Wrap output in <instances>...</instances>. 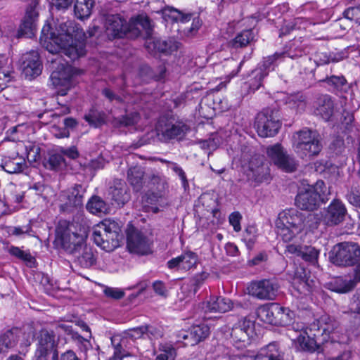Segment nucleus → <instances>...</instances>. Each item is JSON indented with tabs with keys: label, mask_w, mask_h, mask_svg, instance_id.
I'll list each match as a JSON object with an SVG mask.
<instances>
[{
	"label": "nucleus",
	"mask_w": 360,
	"mask_h": 360,
	"mask_svg": "<svg viewBox=\"0 0 360 360\" xmlns=\"http://www.w3.org/2000/svg\"><path fill=\"white\" fill-rule=\"evenodd\" d=\"M85 34L83 30L74 21L60 22L56 31L51 30V25L46 24L41 29L40 43L53 56L50 59L52 70L50 79L58 89V94L63 96L71 87V78L75 73L74 68L62 58V53L70 60H75L85 54Z\"/></svg>",
	"instance_id": "1"
},
{
	"label": "nucleus",
	"mask_w": 360,
	"mask_h": 360,
	"mask_svg": "<svg viewBox=\"0 0 360 360\" xmlns=\"http://www.w3.org/2000/svg\"><path fill=\"white\" fill-rule=\"evenodd\" d=\"M317 226L314 214H305L294 208L280 212L276 221L277 233L284 242H290L304 229L311 230Z\"/></svg>",
	"instance_id": "2"
},
{
	"label": "nucleus",
	"mask_w": 360,
	"mask_h": 360,
	"mask_svg": "<svg viewBox=\"0 0 360 360\" xmlns=\"http://www.w3.org/2000/svg\"><path fill=\"white\" fill-rule=\"evenodd\" d=\"M105 27L109 38H136L145 32L148 37L152 31V26L148 17L139 15L131 18L127 23L118 15H109L105 17Z\"/></svg>",
	"instance_id": "3"
},
{
	"label": "nucleus",
	"mask_w": 360,
	"mask_h": 360,
	"mask_svg": "<svg viewBox=\"0 0 360 360\" xmlns=\"http://www.w3.org/2000/svg\"><path fill=\"white\" fill-rule=\"evenodd\" d=\"M87 232L84 227L66 221H60L56 229V241L68 253L76 255L86 244Z\"/></svg>",
	"instance_id": "4"
},
{
	"label": "nucleus",
	"mask_w": 360,
	"mask_h": 360,
	"mask_svg": "<svg viewBox=\"0 0 360 360\" xmlns=\"http://www.w3.org/2000/svg\"><path fill=\"white\" fill-rule=\"evenodd\" d=\"M322 148L321 136L316 131L304 128L292 136V148L301 158L316 156Z\"/></svg>",
	"instance_id": "5"
},
{
	"label": "nucleus",
	"mask_w": 360,
	"mask_h": 360,
	"mask_svg": "<svg viewBox=\"0 0 360 360\" xmlns=\"http://www.w3.org/2000/svg\"><path fill=\"white\" fill-rule=\"evenodd\" d=\"M120 226L115 220L107 219L93 229L92 238L96 245L107 252L119 246Z\"/></svg>",
	"instance_id": "6"
},
{
	"label": "nucleus",
	"mask_w": 360,
	"mask_h": 360,
	"mask_svg": "<svg viewBox=\"0 0 360 360\" xmlns=\"http://www.w3.org/2000/svg\"><path fill=\"white\" fill-rule=\"evenodd\" d=\"M330 260L337 266H353L360 260V245L354 242L338 243L330 252Z\"/></svg>",
	"instance_id": "7"
},
{
	"label": "nucleus",
	"mask_w": 360,
	"mask_h": 360,
	"mask_svg": "<svg viewBox=\"0 0 360 360\" xmlns=\"http://www.w3.org/2000/svg\"><path fill=\"white\" fill-rule=\"evenodd\" d=\"M323 181H319L315 185H304L299 188L295 198V205L302 210L313 211L320 205L321 187Z\"/></svg>",
	"instance_id": "8"
},
{
	"label": "nucleus",
	"mask_w": 360,
	"mask_h": 360,
	"mask_svg": "<svg viewBox=\"0 0 360 360\" xmlns=\"http://www.w3.org/2000/svg\"><path fill=\"white\" fill-rule=\"evenodd\" d=\"M37 345L34 360H48L52 353V360H58V341L53 330L42 328L37 336Z\"/></svg>",
	"instance_id": "9"
},
{
	"label": "nucleus",
	"mask_w": 360,
	"mask_h": 360,
	"mask_svg": "<svg viewBox=\"0 0 360 360\" xmlns=\"http://www.w3.org/2000/svg\"><path fill=\"white\" fill-rule=\"evenodd\" d=\"M188 130L186 124L176 121L172 117H161L156 125L157 134L160 139L167 141L174 139H181Z\"/></svg>",
	"instance_id": "10"
},
{
	"label": "nucleus",
	"mask_w": 360,
	"mask_h": 360,
	"mask_svg": "<svg viewBox=\"0 0 360 360\" xmlns=\"http://www.w3.org/2000/svg\"><path fill=\"white\" fill-rule=\"evenodd\" d=\"M266 152L270 161L279 169L288 173L297 169L298 162L292 155L288 153L281 143L268 146Z\"/></svg>",
	"instance_id": "11"
},
{
	"label": "nucleus",
	"mask_w": 360,
	"mask_h": 360,
	"mask_svg": "<svg viewBox=\"0 0 360 360\" xmlns=\"http://www.w3.org/2000/svg\"><path fill=\"white\" fill-rule=\"evenodd\" d=\"M255 126L259 136L272 137L278 132L281 123L276 112L264 109L257 115Z\"/></svg>",
	"instance_id": "12"
},
{
	"label": "nucleus",
	"mask_w": 360,
	"mask_h": 360,
	"mask_svg": "<svg viewBox=\"0 0 360 360\" xmlns=\"http://www.w3.org/2000/svg\"><path fill=\"white\" fill-rule=\"evenodd\" d=\"M127 247L130 252L148 255L151 252L152 241L132 226L127 230Z\"/></svg>",
	"instance_id": "13"
},
{
	"label": "nucleus",
	"mask_w": 360,
	"mask_h": 360,
	"mask_svg": "<svg viewBox=\"0 0 360 360\" xmlns=\"http://www.w3.org/2000/svg\"><path fill=\"white\" fill-rule=\"evenodd\" d=\"M279 285L274 279H262L250 283L248 293L262 300H274L278 293Z\"/></svg>",
	"instance_id": "14"
},
{
	"label": "nucleus",
	"mask_w": 360,
	"mask_h": 360,
	"mask_svg": "<svg viewBox=\"0 0 360 360\" xmlns=\"http://www.w3.org/2000/svg\"><path fill=\"white\" fill-rule=\"evenodd\" d=\"M347 214L345 205L340 199H333L322 213L323 223L328 226H337L344 221Z\"/></svg>",
	"instance_id": "15"
},
{
	"label": "nucleus",
	"mask_w": 360,
	"mask_h": 360,
	"mask_svg": "<svg viewBox=\"0 0 360 360\" xmlns=\"http://www.w3.org/2000/svg\"><path fill=\"white\" fill-rule=\"evenodd\" d=\"M20 68L26 79L31 80L38 77L42 71V63L38 52L31 51L23 54Z\"/></svg>",
	"instance_id": "16"
},
{
	"label": "nucleus",
	"mask_w": 360,
	"mask_h": 360,
	"mask_svg": "<svg viewBox=\"0 0 360 360\" xmlns=\"http://www.w3.org/2000/svg\"><path fill=\"white\" fill-rule=\"evenodd\" d=\"M86 190L81 184L63 191L60 195V200L63 202L62 207L69 210L73 207H80L83 205L84 195Z\"/></svg>",
	"instance_id": "17"
},
{
	"label": "nucleus",
	"mask_w": 360,
	"mask_h": 360,
	"mask_svg": "<svg viewBox=\"0 0 360 360\" xmlns=\"http://www.w3.org/2000/svg\"><path fill=\"white\" fill-rule=\"evenodd\" d=\"M235 304L240 306L238 303L235 304L229 298L221 296H211L209 300L202 304V308L205 312L225 313L233 309Z\"/></svg>",
	"instance_id": "18"
},
{
	"label": "nucleus",
	"mask_w": 360,
	"mask_h": 360,
	"mask_svg": "<svg viewBox=\"0 0 360 360\" xmlns=\"http://www.w3.org/2000/svg\"><path fill=\"white\" fill-rule=\"evenodd\" d=\"M39 13L37 11V4H32L26 9L25 15L19 28V34L27 37H32L36 29Z\"/></svg>",
	"instance_id": "19"
},
{
	"label": "nucleus",
	"mask_w": 360,
	"mask_h": 360,
	"mask_svg": "<svg viewBox=\"0 0 360 360\" xmlns=\"http://www.w3.org/2000/svg\"><path fill=\"white\" fill-rule=\"evenodd\" d=\"M253 323L250 320H239L232 328L231 337L235 343L248 342L250 333L252 332Z\"/></svg>",
	"instance_id": "20"
},
{
	"label": "nucleus",
	"mask_w": 360,
	"mask_h": 360,
	"mask_svg": "<svg viewBox=\"0 0 360 360\" xmlns=\"http://www.w3.org/2000/svg\"><path fill=\"white\" fill-rule=\"evenodd\" d=\"M108 195L117 205H124L130 199L128 187L124 181L115 179L109 188Z\"/></svg>",
	"instance_id": "21"
},
{
	"label": "nucleus",
	"mask_w": 360,
	"mask_h": 360,
	"mask_svg": "<svg viewBox=\"0 0 360 360\" xmlns=\"http://www.w3.org/2000/svg\"><path fill=\"white\" fill-rule=\"evenodd\" d=\"M314 113L325 121H328L334 113V101L327 94L317 98L314 103Z\"/></svg>",
	"instance_id": "22"
},
{
	"label": "nucleus",
	"mask_w": 360,
	"mask_h": 360,
	"mask_svg": "<svg viewBox=\"0 0 360 360\" xmlns=\"http://www.w3.org/2000/svg\"><path fill=\"white\" fill-rule=\"evenodd\" d=\"M22 336V330L13 328L0 336V353H6L14 347Z\"/></svg>",
	"instance_id": "23"
},
{
	"label": "nucleus",
	"mask_w": 360,
	"mask_h": 360,
	"mask_svg": "<svg viewBox=\"0 0 360 360\" xmlns=\"http://www.w3.org/2000/svg\"><path fill=\"white\" fill-rule=\"evenodd\" d=\"M292 345L297 351L314 352L318 348L316 340L311 338L308 332L300 333L296 338H292Z\"/></svg>",
	"instance_id": "24"
},
{
	"label": "nucleus",
	"mask_w": 360,
	"mask_h": 360,
	"mask_svg": "<svg viewBox=\"0 0 360 360\" xmlns=\"http://www.w3.org/2000/svg\"><path fill=\"white\" fill-rule=\"evenodd\" d=\"M267 76L266 72L257 67L247 76V81L243 84L244 89H248V93H254L262 86V81Z\"/></svg>",
	"instance_id": "25"
},
{
	"label": "nucleus",
	"mask_w": 360,
	"mask_h": 360,
	"mask_svg": "<svg viewBox=\"0 0 360 360\" xmlns=\"http://www.w3.org/2000/svg\"><path fill=\"white\" fill-rule=\"evenodd\" d=\"M74 255L75 262L82 268H89L96 264V257L94 250L86 244L79 252Z\"/></svg>",
	"instance_id": "26"
},
{
	"label": "nucleus",
	"mask_w": 360,
	"mask_h": 360,
	"mask_svg": "<svg viewBox=\"0 0 360 360\" xmlns=\"http://www.w3.org/2000/svg\"><path fill=\"white\" fill-rule=\"evenodd\" d=\"M338 323L328 316H323L310 326V331L322 330V334H332L338 328Z\"/></svg>",
	"instance_id": "27"
},
{
	"label": "nucleus",
	"mask_w": 360,
	"mask_h": 360,
	"mask_svg": "<svg viewBox=\"0 0 360 360\" xmlns=\"http://www.w3.org/2000/svg\"><path fill=\"white\" fill-rule=\"evenodd\" d=\"M285 57L294 58V56H291L288 52H276L273 55L264 58L262 63L259 64L257 67L264 72H266L268 75L269 71L274 70L275 66L283 61Z\"/></svg>",
	"instance_id": "28"
},
{
	"label": "nucleus",
	"mask_w": 360,
	"mask_h": 360,
	"mask_svg": "<svg viewBox=\"0 0 360 360\" xmlns=\"http://www.w3.org/2000/svg\"><path fill=\"white\" fill-rule=\"evenodd\" d=\"M255 360H283V356L278 345L273 342L262 348Z\"/></svg>",
	"instance_id": "29"
},
{
	"label": "nucleus",
	"mask_w": 360,
	"mask_h": 360,
	"mask_svg": "<svg viewBox=\"0 0 360 360\" xmlns=\"http://www.w3.org/2000/svg\"><path fill=\"white\" fill-rule=\"evenodd\" d=\"M163 19L165 21H174L186 23L189 22L192 18L191 13L184 14L181 11L172 7H165L161 10Z\"/></svg>",
	"instance_id": "30"
},
{
	"label": "nucleus",
	"mask_w": 360,
	"mask_h": 360,
	"mask_svg": "<svg viewBox=\"0 0 360 360\" xmlns=\"http://www.w3.org/2000/svg\"><path fill=\"white\" fill-rule=\"evenodd\" d=\"M210 334V328L205 324L193 326L190 329V341L185 343V346H193L205 340Z\"/></svg>",
	"instance_id": "31"
},
{
	"label": "nucleus",
	"mask_w": 360,
	"mask_h": 360,
	"mask_svg": "<svg viewBox=\"0 0 360 360\" xmlns=\"http://www.w3.org/2000/svg\"><path fill=\"white\" fill-rule=\"evenodd\" d=\"M276 311L275 316V326H289L295 318V313L289 309L280 306L276 303Z\"/></svg>",
	"instance_id": "32"
},
{
	"label": "nucleus",
	"mask_w": 360,
	"mask_h": 360,
	"mask_svg": "<svg viewBox=\"0 0 360 360\" xmlns=\"http://www.w3.org/2000/svg\"><path fill=\"white\" fill-rule=\"evenodd\" d=\"M94 5V0H76L74 6L75 16L80 20L88 18Z\"/></svg>",
	"instance_id": "33"
},
{
	"label": "nucleus",
	"mask_w": 360,
	"mask_h": 360,
	"mask_svg": "<svg viewBox=\"0 0 360 360\" xmlns=\"http://www.w3.org/2000/svg\"><path fill=\"white\" fill-rule=\"evenodd\" d=\"M151 46H153L155 50L165 53H169L176 49L171 40L168 41L161 39H148L146 42V48L150 49Z\"/></svg>",
	"instance_id": "34"
},
{
	"label": "nucleus",
	"mask_w": 360,
	"mask_h": 360,
	"mask_svg": "<svg viewBox=\"0 0 360 360\" xmlns=\"http://www.w3.org/2000/svg\"><path fill=\"white\" fill-rule=\"evenodd\" d=\"M276 303H271L269 306H263L258 309L257 316L264 323L274 325L276 311Z\"/></svg>",
	"instance_id": "35"
},
{
	"label": "nucleus",
	"mask_w": 360,
	"mask_h": 360,
	"mask_svg": "<svg viewBox=\"0 0 360 360\" xmlns=\"http://www.w3.org/2000/svg\"><path fill=\"white\" fill-rule=\"evenodd\" d=\"M144 172L139 167H131L127 172V179L134 189L139 191L143 186Z\"/></svg>",
	"instance_id": "36"
},
{
	"label": "nucleus",
	"mask_w": 360,
	"mask_h": 360,
	"mask_svg": "<svg viewBox=\"0 0 360 360\" xmlns=\"http://www.w3.org/2000/svg\"><path fill=\"white\" fill-rule=\"evenodd\" d=\"M8 252L13 257L23 261L30 267H33L35 264V258L32 257L29 250H22L19 247L11 246L8 249Z\"/></svg>",
	"instance_id": "37"
},
{
	"label": "nucleus",
	"mask_w": 360,
	"mask_h": 360,
	"mask_svg": "<svg viewBox=\"0 0 360 360\" xmlns=\"http://www.w3.org/2000/svg\"><path fill=\"white\" fill-rule=\"evenodd\" d=\"M324 81L341 93H347L350 89V84H348L347 79L342 75H332L326 77Z\"/></svg>",
	"instance_id": "38"
},
{
	"label": "nucleus",
	"mask_w": 360,
	"mask_h": 360,
	"mask_svg": "<svg viewBox=\"0 0 360 360\" xmlns=\"http://www.w3.org/2000/svg\"><path fill=\"white\" fill-rule=\"evenodd\" d=\"M84 120L92 127H98L105 122V113L96 109H91L84 115Z\"/></svg>",
	"instance_id": "39"
},
{
	"label": "nucleus",
	"mask_w": 360,
	"mask_h": 360,
	"mask_svg": "<svg viewBox=\"0 0 360 360\" xmlns=\"http://www.w3.org/2000/svg\"><path fill=\"white\" fill-rule=\"evenodd\" d=\"M86 209L94 214L105 213L107 210L105 202L99 196H93L86 204Z\"/></svg>",
	"instance_id": "40"
},
{
	"label": "nucleus",
	"mask_w": 360,
	"mask_h": 360,
	"mask_svg": "<svg viewBox=\"0 0 360 360\" xmlns=\"http://www.w3.org/2000/svg\"><path fill=\"white\" fill-rule=\"evenodd\" d=\"M253 39L252 32L250 30H244L229 42V45L234 48L238 49L246 46Z\"/></svg>",
	"instance_id": "41"
},
{
	"label": "nucleus",
	"mask_w": 360,
	"mask_h": 360,
	"mask_svg": "<svg viewBox=\"0 0 360 360\" xmlns=\"http://www.w3.org/2000/svg\"><path fill=\"white\" fill-rule=\"evenodd\" d=\"M25 167V160L20 158L6 160L2 165L4 171L10 174L19 173Z\"/></svg>",
	"instance_id": "42"
},
{
	"label": "nucleus",
	"mask_w": 360,
	"mask_h": 360,
	"mask_svg": "<svg viewBox=\"0 0 360 360\" xmlns=\"http://www.w3.org/2000/svg\"><path fill=\"white\" fill-rule=\"evenodd\" d=\"M179 257L180 258L181 269L189 270L197 264L198 256L193 252H186Z\"/></svg>",
	"instance_id": "43"
},
{
	"label": "nucleus",
	"mask_w": 360,
	"mask_h": 360,
	"mask_svg": "<svg viewBox=\"0 0 360 360\" xmlns=\"http://www.w3.org/2000/svg\"><path fill=\"white\" fill-rule=\"evenodd\" d=\"M319 251L311 246H304L302 248L300 257L306 262L314 266H318Z\"/></svg>",
	"instance_id": "44"
},
{
	"label": "nucleus",
	"mask_w": 360,
	"mask_h": 360,
	"mask_svg": "<svg viewBox=\"0 0 360 360\" xmlns=\"http://www.w3.org/2000/svg\"><path fill=\"white\" fill-rule=\"evenodd\" d=\"M285 103L292 109L304 110L305 108V98L299 93L288 96L285 98Z\"/></svg>",
	"instance_id": "45"
},
{
	"label": "nucleus",
	"mask_w": 360,
	"mask_h": 360,
	"mask_svg": "<svg viewBox=\"0 0 360 360\" xmlns=\"http://www.w3.org/2000/svg\"><path fill=\"white\" fill-rule=\"evenodd\" d=\"M355 287V281L352 279L338 278L334 283L333 290L340 293H346Z\"/></svg>",
	"instance_id": "46"
},
{
	"label": "nucleus",
	"mask_w": 360,
	"mask_h": 360,
	"mask_svg": "<svg viewBox=\"0 0 360 360\" xmlns=\"http://www.w3.org/2000/svg\"><path fill=\"white\" fill-rule=\"evenodd\" d=\"M14 72L11 60L4 54H0V75L13 77Z\"/></svg>",
	"instance_id": "47"
},
{
	"label": "nucleus",
	"mask_w": 360,
	"mask_h": 360,
	"mask_svg": "<svg viewBox=\"0 0 360 360\" xmlns=\"http://www.w3.org/2000/svg\"><path fill=\"white\" fill-rule=\"evenodd\" d=\"M349 203L360 207V190L356 186H352L345 195Z\"/></svg>",
	"instance_id": "48"
},
{
	"label": "nucleus",
	"mask_w": 360,
	"mask_h": 360,
	"mask_svg": "<svg viewBox=\"0 0 360 360\" xmlns=\"http://www.w3.org/2000/svg\"><path fill=\"white\" fill-rule=\"evenodd\" d=\"M32 231L30 225H25L22 226H11L8 229V233L11 236H14L18 238L23 237L25 235L31 236Z\"/></svg>",
	"instance_id": "49"
},
{
	"label": "nucleus",
	"mask_w": 360,
	"mask_h": 360,
	"mask_svg": "<svg viewBox=\"0 0 360 360\" xmlns=\"http://www.w3.org/2000/svg\"><path fill=\"white\" fill-rule=\"evenodd\" d=\"M139 120V114L134 112L122 117L120 120V123L122 126L130 127L137 124Z\"/></svg>",
	"instance_id": "50"
},
{
	"label": "nucleus",
	"mask_w": 360,
	"mask_h": 360,
	"mask_svg": "<svg viewBox=\"0 0 360 360\" xmlns=\"http://www.w3.org/2000/svg\"><path fill=\"white\" fill-rule=\"evenodd\" d=\"M304 276L300 275V278L295 277L292 281V285L300 292H303L305 290H309V285L306 279V274L304 271L302 269Z\"/></svg>",
	"instance_id": "51"
},
{
	"label": "nucleus",
	"mask_w": 360,
	"mask_h": 360,
	"mask_svg": "<svg viewBox=\"0 0 360 360\" xmlns=\"http://www.w3.org/2000/svg\"><path fill=\"white\" fill-rule=\"evenodd\" d=\"M346 19L360 24V6L349 8L344 12Z\"/></svg>",
	"instance_id": "52"
},
{
	"label": "nucleus",
	"mask_w": 360,
	"mask_h": 360,
	"mask_svg": "<svg viewBox=\"0 0 360 360\" xmlns=\"http://www.w3.org/2000/svg\"><path fill=\"white\" fill-rule=\"evenodd\" d=\"M72 337L77 342L78 346L82 352H86L91 348V345L87 338H83L78 333H73Z\"/></svg>",
	"instance_id": "53"
},
{
	"label": "nucleus",
	"mask_w": 360,
	"mask_h": 360,
	"mask_svg": "<svg viewBox=\"0 0 360 360\" xmlns=\"http://www.w3.org/2000/svg\"><path fill=\"white\" fill-rule=\"evenodd\" d=\"M143 328H146V333L150 339H158L162 336L163 331L161 326L148 325L143 326Z\"/></svg>",
	"instance_id": "54"
},
{
	"label": "nucleus",
	"mask_w": 360,
	"mask_h": 360,
	"mask_svg": "<svg viewBox=\"0 0 360 360\" xmlns=\"http://www.w3.org/2000/svg\"><path fill=\"white\" fill-rule=\"evenodd\" d=\"M64 162V158L61 154L53 153L50 155L47 164L50 169H56Z\"/></svg>",
	"instance_id": "55"
},
{
	"label": "nucleus",
	"mask_w": 360,
	"mask_h": 360,
	"mask_svg": "<svg viewBox=\"0 0 360 360\" xmlns=\"http://www.w3.org/2000/svg\"><path fill=\"white\" fill-rule=\"evenodd\" d=\"M153 289L157 295L162 297H167L168 295V290L165 284L161 281H155L153 283Z\"/></svg>",
	"instance_id": "56"
},
{
	"label": "nucleus",
	"mask_w": 360,
	"mask_h": 360,
	"mask_svg": "<svg viewBox=\"0 0 360 360\" xmlns=\"http://www.w3.org/2000/svg\"><path fill=\"white\" fill-rule=\"evenodd\" d=\"M146 328L143 326L129 329L126 331V335L132 340L141 338L146 333Z\"/></svg>",
	"instance_id": "57"
},
{
	"label": "nucleus",
	"mask_w": 360,
	"mask_h": 360,
	"mask_svg": "<svg viewBox=\"0 0 360 360\" xmlns=\"http://www.w3.org/2000/svg\"><path fill=\"white\" fill-rule=\"evenodd\" d=\"M241 215L238 212H234L231 213L229 216V221L231 225L233 226L235 231L238 232L240 231V220Z\"/></svg>",
	"instance_id": "58"
},
{
	"label": "nucleus",
	"mask_w": 360,
	"mask_h": 360,
	"mask_svg": "<svg viewBox=\"0 0 360 360\" xmlns=\"http://www.w3.org/2000/svg\"><path fill=\"white\" fill-rule=\"evenodd\" d=\"M104 293L108 297L115 300H120L124 295V291L119 288H107L104 290Z\"/></svg>",
	"instance_id": "59"
},
{
	"label": "nucleus",
	"mask_w": 360,
	"mask_h": 360,
	"mask_svg": "<svg viewBox=\"0 0 360 360\" xmlns=\"http://www.w3.org/2000/svg\"><path fill=\"white\" fill-rule=\"evenodd\" d=\"M168 164H169L170 168L179 176L181 180L183 182L184 185L188 184L186 175L182 168L179 167L176 163L172 162L169 161H166Z\"/></svg>",
	"instance_id": "60"
},
{
	"label": "nucleus",
	"mask_w": 360,
	"mask_h": 360,
	"mask_svg": "<svg viewBox=\"0 0 360 360\" xmlns=\"http://www.w3.org/2000/svg\"><path fill=\"white\" fill-rule=\"evenodd\" d=\"M22 335H23L22 344L25 346L30 345L31 342L34 338L33 328L30 326L24 328V330H22Z\"/></svg>",
	"instance_id": "61"
},
{
	"label": "nucleus",
	"mask_w": 360,
	"mask_h": 360,
	"mask_svg": "<svg viewBox=\"0 0 360 360\" xmlns=\"http://www.w3.org/2000/svg\"><path fill=\"white\" fill-rule=\"evenodd\" d=\"M73 0H51V4L57 10H66L72 4Z\"/></svg>",
	"instance_id": "62"
},
{
	"label": "nucleus",
	"mask_w": 360,
	"mask_h": 360,
	"mask_svg": "<svg viewBox=\"0 0 360 360\" xmlns=\"http://www.w3.org/2000/svg\"><path fill=\"white\" fill-rule=\"evenodd\" d=\"M350 310L354 313L360 314V291H358L350 303Z\"/></svg>",
	"instance_id": "63"
},
{
	"label": "nucleus",
	"mask_w": 360,
	"mask_h": 360,
	"mask_svg": "<svg viewBox=\"0 0 360 360\" xmlns=\"http://www.w3.org/2000/svg\"><path fill=\"white\" fill-rule=\"evenodd\" d=\"M244 238L251 244H253L256 240V229L255 226H248L245 229Z\"/></svg>",
	"instance_id": "64"
}]
</instances>
